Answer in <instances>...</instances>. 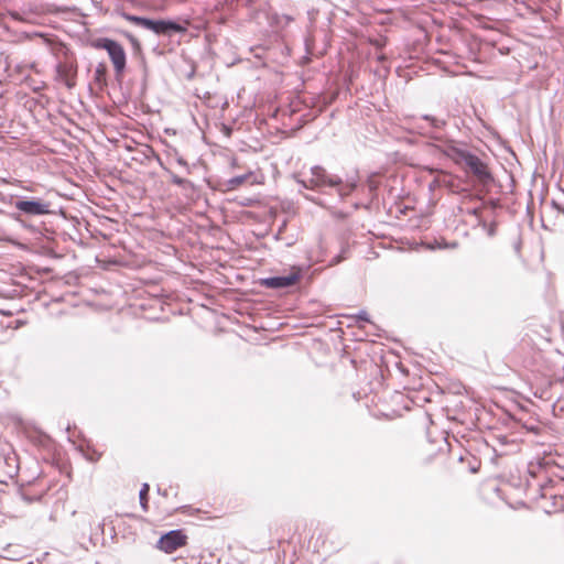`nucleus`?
<instances>
[{"mask_svg":"<svg viewBox=\"0 0 564 564\" xmlns=\"http://www.w3.org/2000/svg\"><path fill=\"white\" fill-rule=\"evenodd\" d=\"M421 121L423 123L417 122V128L422 130V134L440 142L437 148L443 154L452 159L456 164L464 165L466 171L471 173L479 182L487 184L492 181V175L485 162L474 153L458 148L453 140L446 139L443 131L446 120L424 115Z\"/></svg>","mask_w":564,"mask_h":564,"instance_id":"obj_1","label":"nucleus"},{"mask_svg":"<svg viewBox=\"0 0 564 564\" xmlns=\"http://www.w3.org/2000/svg\"><path fill=\"white\" fill-rule=\"evenodd\" d=\"M93 46L97 50H105L113 65L117 77L122 76L127 66V54L123 46L109 37H99L93 42Z\"/></svg>","mask_w":564,"mask_h":564,"instance_id":"obj_2","label":"nucleus"},{"mask_svg":"<svg viewBox=\"0 0 564 564\" xmlns=\"http://www.w3.org/2000/svg\"><path fill=\"white\" fill-rule=\"evenodd\" d=\"M296 182L303 187L314 191L324 192L325 188H334L335 185L340 183V177L335 174H330L321 165H314L311 167V177L302 180L296 177Z\"/></svg>","mask_w":564,"mask_h":564,"instance_id":"obj_3","label":"nucleus"},{"mask_svg":"<svg viewBox=\"0 0 564 564\" xmlns=\"http://www.w3.org/2000/svg\"><path fill=\"white\" fill-rule=\"evenodd\" d=\"M135 25L145 30H150L156 35L164 36H172L176 33H184L187 30L185 25L173 20H153L145 17H140Z\"/></svg>","mask_w":564,"mask_h":564,"instance_id":"obj_4","label":"nucleus"},{"mask_svg":"<svg viewBox=\"0 0 564 564\" xmlns=\"http://www.w3.org/2000/svg\"><path fill=\"white\" fill-rule=\"evenodd\" d=\"M186 542V534L181 529H175L163 534L159 539L156 547L166 554H171L180 547L184 546Z\"/></svg>","mask_w":564,"mask_h":564,"instance_id":"obj_5","label":"nucleus"},{"mask_svg":"<svg viewBox=\"0 0 564 564\" xmlns=\"http://www.w3.org/2000/svg\"><path fill=\"white\" fill-rule=\"evenodd\" d=\"M14 207L26 216H42L50 213V204L35 198H19L14 202Z\"/></svg>","mask_w":564,"mask_h":564,"instance_id":"obj_6","label":"nucleus"},{"mask_svg":"<svg viewBox=\"0 0 564 564\" xmlns=\"http://www.w3.org/2000/svg\"><path fill=\"white\" fill-rule=\"evenodd\" d=\"M77 70L76 62H58L55 65V80L62 82L68 89H73L76 86Z\"/></svg>","mask_w":564,"mask_h":564,"instance_id":"obj_7","label":"nucleus"},{"mask_svg":"<svg viewBox=\"0 0 564 564\" xmlns=\"http://www.w3.org/2000/svg\"><path fill=\"white\" fill-rule=\"evenodd\" d=\"M301 279L300 270L289 275L269 276L261 280V285L268 289L281 290L294 285Z\"/></svg>","mask_w":564,"mask_h":564,"instance_id":"obj_8","label":"nucleus"},{"mask_svg":"<svg viewBox=\"0 0 564 564\" xmlns=\"http://www.w3.org/2000/svg\"><path fill=\"white\" fill-rule=\"evenodd\" d=\"M334 188L336 189L339 197L344 199L357 188V182L348 181L346 183H343V180L340 178V183L338 185H335Z\"/></svg>","mask_w":564,"mask_h":564,"instance_id":"obj_9","label":"nucleus"},{"mask_svg":"<svg viewBox=\"0 0 564 564\" xmlns=\"http://www.w3.org/2000/svg\"><path fill=\"white\" fill-rule=\"evenodd\" d=\"M160 165L169 173L170 180L174 185L181 186L183 188L193 187V183L186 178H183L172 171L167 170L162 162H160Z\"/></svg>","mask_w":564,"mask_h":564,"instance_id":"obj_10","label":"nucleus"},{"mask_svg":"<svg viewBox=\"0 0 564 564\" xmlns=\"http://www.w3.org/2000/svg\"><path fill=\"white\" fill-rule=\"evenodd\" d=\"M458 247V242L457 241H453V242H446L445 240H438V239H434L433 242H429L427 243V248L430 250H436V249H455Z\"/></svg>","mask_w":564,"mask_h":564,"instance_id":"obj_11","label":"nucleus"},{"mask_svg":"<svg viewBox=\"0 0 564 564\" xmlns=\"http://www.w3.org/2000/svg\"><path fill=\"white\" fill-rule=\"evenodd\" d=\"M252 175L251 172L246 173L243 175L234 176L230 180H228L227 185L228 189H236L241 184H243L250 176Z\"/></svg>","mask_w":564,"mask_h":564,"instance_id":"obj_12","label":"nucleus"},{"mask_svg":"<svg viewBox=\"0 0 564 564\" xmlns=\"http://www.w3.org/2000/svg\"><path fill=\"white\" fill-rule=\"evenodd\" d=\"M149 490H150V486L149 484H143L141 489H140V492H139V500H140V505L143 509V511H148V508H149Z\"/></svg>","mask_w":564,"mask_h":564,"instance_id":"obj_13","label":"nucleus"},{"mask_svg":"<svg viewBox=\"0 0 564 564\" xmlns=\"http://www.w3.org/2000/svg\"><path fill=\"white\" fill-rule=\"evenodd\" d=\"M107 67L105 64H98L95 69V80L98 84H106Z\"/></svg>","mask_w":564,"mask_h":564,"instance_id":"obj_14","label":"nucleus"},{"mask_svg":"<svg viewBox=\"0 0 564 564\" xmlns=\"http://www.w3.org/2000/svg\"><path fill=\"white\" fill-rule=\"evenodd\" d=\"M367 187H368L370 194H375L376 193V191L379 187V182H378L376 175H371V176L368 177V180H367Z\"/></svg>","mask_w":564,"mask_h":564,"instance_id":"obj_15","label":"nucleus"},{"mask_svg":"<svg viewBox=\"0 0 564 564\" xmlns=\"http://www.w3.org/2000/svg\"><path fill=\"white\" fill-rule=\"evenodd\" d=\"M122 34L128 39V41L131 43L132 47L135 51L141 50V44H140L139 40L133 34H131L130 32H127V31H123Z\"/></svg>","mask_w":564,"mask_h":564,"instance_id":"obj_16","label":"nucleus"},{"mask_svg":"<svg viewBox=\"0 0 564 564\" xmlns=\"http://www.w3.org/2000/svg\"><path fill=\"white\" fill-rule=\"evenodd\" d=\"M173 160L182 167L185 169L186 173H189V166H188V163L185 161V159L180 155L176 151L173 155Z\"/></svg>","mask_w":564,"mask_h":564,"instance_id":"obj_17","label":"nucleus"},{"mask_svg":"<svg viewBox=\"0 0 564 564\" xmlns=\"http://www.w3.org/2000/svg\"><path fill=\"white\" fill-rule=\"evenodd\" d=\"M345 252H346V249H345V248H343V249H341V252H340L339 254L335 256V257L330 260V264H332V265L338 264V263H340L344 259H346Z\"/></svg>","mask_w":564,"mask_h":564,"instance_id":"obj_18","label":"nucleus"},{"mask_svg":"<svg viewBox=\"0 0 564 564\" xmlns=\"http://www.w3.org/2000/svg\"><path fill=\"white\" fill-rule=\"evenodd\" d=\"M122 18L131 23H133L134 25L138 23V20H139V15H134V14H131V13H126L123 12L122 13Z\"/></svg>","mask_w":564,"mask_h":564,"instance_id":"obj_19","label":"nucleus"},{"mask_svg":"<svg viewBox=\"0 0 564 564\" xmlns=\"http://www.w3.org/2000/svg\"><path fill=\"white\" fill-rule=\"evenodd\" d=\"M357 318L360 319V321H364V322H370L369 321V316H368V313L366 311H360L358 314H357Z\"/></svg>","mask_w":564,"mask_h":564,"instance_id":"obj_20","label":"nucleus"},{"mask_svg":"<svg viewBox=\"0 0 564 564\" xmlns=\"http://www.w3.org/2000/svg\"><path fill=\"white\" fill-rule=\"evenodd\" d=\"M9 14H10V17H11L12 19H14V20H17V21H21V17H20V14H19L18 12H15V11H11Z\"/></svg>","mask_w":564,"mask_h":564,"instance_id":"obj_21","label":"nucleus"},{"mask_svg":"<svg viewBox=\"0 0 564 564\" xmlns=\"http://www.w3.org/2000/svg\"><path fill=\"white\" fill-rule=\"evenodd\" d=\"M469 213H470L471 215H475L476 217H479L480 209H479V208H473L471 210H469Z\"/></svg>","mask_w":564,"mask_h":564,"instance_id":"obj_22","label":"nucleus"},{"mask_svg":"<svg viewBox=\"0 0 564 564\" xmlns=\"http://www.w3.org/2000/svg\"><path fill=\"white\" fill-rule=\"evenodd\" d=\"M377 59H378V62L383 63L387 61V56L384 54H380V55H378Z\"/></svg>","mask_w":564,"mask_h":564,"instance_id":"obj_23","label":"nucleus"},{"mask_svg":"<svg viewBox=\"0 0 564 564\" xmlns=\"http://www.w3.org/2000/svg\"><path fill=\"white\" fill-rule=\"evenodd\" d=\"M488 234L489 236H492L495 234V227L491 226L490 229L488 230Z\"/></svg>","mask_w":564,"mask_h":564,"instance_id":"obj_24","label":"nucleus"},{"mask_svg":"<svg viewBox=\"0 0 564 564\" xmlns=\"http://www.w3.org/2000/svg\"><path fill=\"white\" fill-rule=\"evenodd\" d=\"M158 492H159V494H161V495H163V496H166V491H165V490L163 491V490H161L160 488H158Z\"/></svg>","mask_w":564,"mask_h":564,"instance_id":"obj_25","label":"nucleus"}]
</instances>
